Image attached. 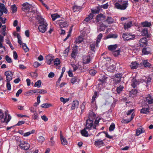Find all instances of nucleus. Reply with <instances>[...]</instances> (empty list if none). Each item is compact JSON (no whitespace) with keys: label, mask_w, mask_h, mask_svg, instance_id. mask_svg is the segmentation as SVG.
I'll return each instance as SVG.
<instances>
[{"label":"nucleus","mask_w":153,"mask_h":153,"mask_svg":"<svg viewBox=\"0 0 153 153\" xmlns=\"http://www.w3.org/2000/svg\"><path fill=\"white\" fill-rule=\"evenodd\" d=\"M36 19L38 21L39 24H40L38 27V30L42 33H45L47 30L48 24L45 19L39 15H37Z\"/></svg>","instance_id":"nucleus-1"},{"label":"nucleus","mask_w":153,"mask_h":153,"mask_svg":"<svg viewBox=\"0 0 153 153\" xmlns=\"http://www.w3.org/2000/svg\"><path fill=\"white\" fill-rule=\"evenodd\" d=\"M114 5L115 8L121 10H125L128 6V1H123L120 2H116Z\"/></svg>","instance_id":"nucleus-2"},{"label":"nucleus","mask_w":153,"mask_h":153,"mask_svg":"<svg viewBox=\"0 0 153 153\" xmlns=\"http://www.w3.org/2000/svg\"><path fill=\"white\" fill-rule=\"evenodd\" d=\"M4 114L2 110L0 109V120L1 122L2 123H6L7 124L11 120V117L9 114H8L7 119V115L6 114L4 118Z\"/></svg>","instance_id":"nucleus-3"},{"label":"nucleus","mask_w":153,"mask_h":153,"mask_svg":"<svg viewBox=\"0 0 153 153\" xmlns=\"http://www.w3.org/2000/svg\"><path fill=\"white\" fill-rule=\"evenodd\" d=\"M93 121L92 120H90L88 119L86 121V124L85 125L86 128L87 129L90 130L93 127L94 129H96V126H93Z\"/></svg>","instance_id":"nucleus-4"},{"label":"nucleus","mask_w":153,"mask_h":153,"mask_svg":"<svg viewBox=\"0 0 153 153\" xmlns=\"http://www.w3.org/2000/svg\"><path fill=\"white\" fill-rule=\"evenodd\" d=\"M91 11L92 13H90L88 15V16L84 20L85 21L87 22L90 21L91 20L93 19L94 16L93 14V13H99V11L96 10H92Z\"/></svg>","instance_id":"nucleus-5"},{"label":"nucleus","mask_w":153,"mask_h":153,"mask_svg":"<svg viewBox=\"0 0 153 153\" xmlns=\"http://www.w3.org/2000/svg\"><path fill=\"white\" fill-rule=\"evenodd\" d=\"M19 147L22 149L25 150H28L30 147V145L28 143L25 142V141H21L19 144Z\"/></svg>","instance_id":"nucleus-6"},{"label":"nucleus","mask_w":153,"mask_h":153,"mask_svg":"<svg viewBox=\"0 0 153 153\" xmlns=\"http://www.w3.org/2000/svg\"><path fill=\"white\" fill-rule=\"evenodd\" d=\"M144 82V80L142 79H140L137 81L136 79L133 78L131 81V85L134 88L140 83H143Z\"/></svg>","instance_id":"nucleus-7"},{"label":"nucleus","mask_w":153,"mask_h":153,"mask_svg":"<svg viewBox=\"0 0 153 153\" xmlns=\"http://www.w3.org/2000/svg\"><path fill=\"white\" fill-rule=\"evenodd\" d=\"M123 37L125 41L132 40L134 38L135 36L134 35H131L130 33H123Z\"/></svg>","instance_id":"nucleus-8"},{"label":"nucleus","mask_w":153,"mask_h":153,"mask_svg":"<svg viewBox=\"0 0 153 153\" xmlns=\"http://www.w3.org/2000/svg\"><path fill=\"white\" fill-rule=\"evenodd\" d=\"M8 10L6 7H5L4 5L1 3H0V16H2L3 13L7 14Z\"/></svg>","instance_id":"nucleus-9"},{"label":"nucleus","mask_w":153,"mask_h":153,"mask_svg":"<svg viewBox=\"0 0 153 153\" xmlns=\"http://www.w3.org/2000/svg\"><path fill=\"white\" fill-rule=\"evenodd\" d=\"M46 62L48 65H51L54 59V56L52 54H49L45 57Z\"/></svg>","instance_id":"nucleus-10"},{"label":"nucleus","mask_w":153,"mask_h":153,"mask_svg":"<svg viewBox=\"0 0 153 153\" xmlns=\"http://www.w3.org/2000/svg\"><path fill=\"white\" fill-rule=\"evenodd\" d=\"M107 78L106 76L101 74L99 76V78L98 79L99 81L100 82V83L103 85L106 83Z\"/></svg>","instance_id":"nucleus-11"},{"label":"nucleus","mask_w":153,"mask_h":153,"mask_svg":"<svg viewBox=\"0 0 153 153\" xmlns=\"http://www.w3.org/2000/svg\"><path fill=\"white\" fill-rule=\"evenodd\" d=\"M4 75L6 76V81L10 82L12 80L13 74L11 71H7L5 72Z\"/></svg>","instance_id":"nucleus-12"},{"label":"nucleus","mask_w":153,"mask_h":153,"mask_svg":"<svg viewBox=\"0 0 153 153\" xmlns=\"http://www.w3.org/2000/svg\"><path fill=\"white\" fill-rule=\"evenodd\" d=\"M94 144L96 146L99 148L105 145L103 140H102L100 139L96 140L95 141Z\"/></svg>","instance_id":"nucleus-13"},{"label":"nucleus","mask_w":153,"mask_h":153,"mask_svg":"<svg viewBox=\"0 0 153 153\" xmlns=\"http://www.w3.org/2000/svg\"><path fill=\"white\" fill-rule=\"evenodd\" d=\"M151 49L149 47L143 48L142 49V54L144 55H147L151 54Z\"/></svg>","instance_id":"nucleus-14"},{"label":"nucleus","mask_w":153,"mask_h":153,"mask_svg":"<svg viewBox=\"0 0 153 153\" xmlns=\"http://www.w3.org/2000/svg\"><path fill=\"white\" fill-rule=\"evenodd\" d=\"M32 6L29 4L27 2L24 3L22 4V10L23 11H25L28 10H30V8L32 9Z\"/></svg>","instance_id":"nucleus-15"},{"label":"nucleus","mask_w":153,"mask_h":153,"mask_svg":"<svg viewBox=\"0 0 153 153\" xmlns=\"http://www.w3.org/2000/svg\"><path fill=\"white\" fill-rule=\"evenodd\" d=\"M106 19L105 16L103 14L100 13L97 16L96 19L98 22L100 21H104Z\"/></svg>","instance_id":"nucleus-16"},{"label":"nucleus","mask_w":153,"mask_h":153,"mask_svg":"<svg viewBox=\"0 0 153 153\" xmlns=\"http://www.w3.org/2000/svg\"><path fill=\"white\" fill-rule=\"evenodd\" d=\"M90 57L89 56L84 55L83 57V63L84 64H87L90 62Z\"/></svg>","instance_id":"nucleus-17"},{"label":"nucleus","mask_w":153,"mask_h":153,"mask_svg":"<svg viewBox=\"0 0 153 153\" xmlns=\"http://www.w3.org/2000/svg\"><path fill=\"white\" fill-rule=\"evenodd\" d=\"M79 102L76 100H75L73 101L72 103V105L71 107V110H74L76 108H77L79 106Z\"/></svg>","instance_id":"nucleus-18"},{"label":"nucleus","mask_w":153,"mask_h":153,"mask_svg":"<svg viewBox=\"0 0 153 153\" xmlns=\"http://www.w3.org/2000/svg\"><path fill=\"white\" fill-rule=\"evenodd\" d=\"M145 101L149 104L153 103V97L150 94H148L146 97Z\"/></svg>","instance_id":"nucleus-19"},{"label":"nucleus","mask_w":153,"mask_h":153,"mask_svg":"<svg viewBox=\"0 0 153 153\" xmlns=\"http://www.w3.org/2000/svg\"><path fill=\"white\" fill-rule=\"evenodd\" d=\"M135 116V114L132 113L131 114V118L129 119H123L121 121V122L123 123H127L130 122L134 118Z\"/></svg>","instance_id":"nucleus-20"},{"label":"nucleus","mask_w":153,"mask_h":153,"mask_svg":"<svg viewBox=\"0 0 153 153\" xmlns=\"http://www.w3.org/2000/svg\"><path fill=\"white\" fill-rule=\"evenodd\" d=\"M147 39L146 37H143L140 40V46L141 47H143L147 43Z\"/></svg>","instance_id":"nucleus-21"},{"label":"nucleus","mask_w":153,"mask_h":153,"mask_svg":"<svg viewBox=\"0 0 153 153\" xmlns=\"http://www.w3.org/2000/svg\"><path fill=\"white\" fill-rule=\"evenodd\" d=\"M141 64H142L145 68H150L151 66V64L148 62L147 59L143 60Z\"/></svg>","instance_id":"nucleus-22"},{"label":"nucleus","mask_w":153,"mask_h":153,"mask_svg":"<svg viewBox=\"0 0 153 153\" xmlns=\"http://www.w3.org/2000/svg\"><path fill=\"white\" fill-rule=\"evenodd\" d=\"M60 137L62 144V145H67L68 143L67 140L61 134V132L60 133Z\"/></svg>","instance_id":"nucleus-23"},{"label":"nucleus","mask_w":153,"mask_h":153,"mask_svg":"<svg viewBox=\"0 0 153 153\" xmlns=\"http://www.w3.org/2000/svg\"><path fill=\"white\" fill-rule=\"evenodd\" d=\"M145 131L144 129L141 128H139L136 130V135L137 136H138L142 133L144 132Z\"/></svg>","instance_id":"nucleus-24"},{"label":"nucleus","mask_w":153,"mask_h":153,"mask_svg":"<svg viewBox=\"0 0 153 153\" xmlns=\"http://www.w3.org/2000/svg\"><path fill=\"white\" fill-rule=\"evenodd\" d=\"M86 129H87L85 128L81 130L80 132L82 136L85 137H88L89 136L88 132L86 130Z\"/></svg>","instance_id":"nucleus-25"},{"label":"nucleus","mask_w":153,"mask_h":153,"mask_svg":"<svg viewBox=\"0 0 153 153\" xmlns=\"http://www.w3.org/2000/svg\"><path fill=\"white\" fill-rule=\"evenodd\" d=\"M96 117V114L93 111L90 112L88 116V119L94 120Z\"/></svg>","instance_id":"nucleus-26"},{"label":"nucleus","mask_w":153,"mask_h":153,"mask_svg":"<svg viewBox=\"0 0 153 153\" xmlns=\"http://www.w3.org/2000/svg\"><path fill=\"white\" fill-rule=\"evenodd\" d=\"M149 107L147 108H143L140 110V113L144 114H147L149 112Z\"/></svg>","instance_id":"nucleus-27"},{"label":"nucleus","mask_w":153,"mask_h":153,"mask_svg":"<svg viewBox=\"0 0 153 153\" xmlns=\"http://www.w3.org/2000/svg\"><path fill=\"white\" fill-rule=\"evenodd\" d=\"M141 25L143 27H150L151 25V22L146 21L141 23Z\"/></svg>","instance_id":"nucleus-28"},{"label":"nucleus","mask_w":153,"mask_h":153,"mask_svg":"<svg viewBox=\"0 0 153 153\" xmlns=\"http://www.w3.org/2000/svg\"><path fill=\"white\" fill-rule=\"evenodd\" d=\"M77 53V50L76 49H73L71 54L72 58L75 59Z\"/></svg>","instance_id":"nucleus-29"},{"label":"nucleus","mask_w":153,"mask_h":153,"mask_svg":"<svg viewBox=\"0 0 153 153\" xmlns=\"http://www.w3.org/2000/svg\"><path fill=\"white\" fill-rule=\"evenodd\" d=\"M138 64L136 62H132L131 63L130 67L132 69H136L138 66Z\"/></svg>","instance_id":"nucleus-30"},{"label":"nucleus","mask_w":153,"mask_h":153,"mask_svg":"<svg viewBox=\"0 0 153 153\" xmlns=\"http://www.w3.org/2000/svg\"><path fill=\"white\" fill-rule=\"evenodd\" d=\"M105 22H106L108 24H111L114 22V19L110 16L107 17L106 19L105 20Z\"/></svg>","instance_id":"nucleus-31"},{"label":"nucleus","mask_w":153,"mask_h":153,"mask_svg":"<svg viewBox=\"0 0 153 153\" xmlns=\"http://www.w3.org/2000/svg\"><path fill=\"white\" fill-rule=\"evenodd\" d=\"M117 47V44L114 45H111L108 46V49L111 51H113L115 50Z\"/></svg>","instance_id":"nucleus-32"},{"label":"nucleus","mask_w":153,"mask_h":153,"mask_svg":"<svg viewBox=\"0 0 153 153\" xmlns=\"http://www.w3.org/2000/svg\"><path fill=\"white\" fill-rule=\"evenodd\" d=\"M105 26L102 24H101L100 26H98L97 28L98 32L104 31L105 30Z\"/></svg>","instance_id":"nucleus-33"},{"label":"nucleus","mask_w":153,"mask_h":153,"mask_svg":"<svg viewBox=\"0 0 153 153\" xmlns=\"http://www.w3.org/2000/svg\"><path fill=\"white\" fill-rule=\"evenodd\" d=\"M59 26L61 28H63L68 26V24L66 21L60 22L59 23Z\"/></svg>","instance_id":"nucleus-34"},{"label":"nucleus","mask_w":153,"mask_h":153,"mask_svg":"<svg viewBox=\"0 0 153 153\" xmlns=\"http://www.w3.org/2000/svg\"><path fill=\"white\" fill-rule=\"evenodd\" d=\"M132 23L131 21H129V22L126 23L124 25L125 29H128L130 27L132 26Z\"/></svg>","instance_id":"nucleus-35"},{"label":"nucleus","mask_w":153,"mask_h":153,"mask_svg":"<svg viewBox=\"0 0 153 153\" xmlns=\"http://www.w3.org/2000/svg\"><path fill=\"white\" fill-rule=\"evenodd\" d=\"M142 34L143 36H147L149 37V35L148 33V30L146 28H145L143 29L142 30Z\"/></svg>","instance_id":"nucleus-36"},{"label":"nucleus","mask_w":153,"mask_h":153,"mask_svg":"<svg viewBox=\"0 0 153 153\" xmlns=\"http://www.w3.org/2000/svg\"><path fill=\"white\" fill-rule=\"evenodd\" d=\"M102 34L100 33L97 36V39L96 43V46H97L98 43L100 42L101 39L102 38Z\"/></svg>","instance_id":"nucleus-37"},{"label":"nucleus","mask_w":153,"mask_h":153,"mask_svg":"<svg viewBox=\"0 0 153 153\" xmlns=\"http://www.w3.org/2000/svg\"><path fill=\"white\" fill-rule=\"evenodd\" d=\"M115 68L114 65H111L109 66L107 68L108 71L111 72H113L115 71Z\"/></svg>","instance_id":"nucleus-38"},{"label":"nucleus","mask_w":153,"mask_h":153,"mask_svg":"<svg viewBox=\"0 0 153 153\" xmlns=\"http://www.w3.org/2000/svg\"><path fill=\"white\" fill-rule=\"evenodd\" d=\"M11 9L12 10V13H13L17 11V7L15 4H13L11 6Z\"/></svg>","instance_id":"nucleus-39"},{"label":"nucleus","mask_w":153,"mask_h":153,"mask_svg":"<svg viewBox=\"0 0 153 153\" xmlns=\"http://www.w3.org/2000/svg\"><path fill=\"white\" fill-rule=\"evenodd\" d=\"M82 8V7L81 6H77L75 5L73 7V9L74 12H76L79 11Z\"/></svg>","instance_id":"nucleus-40"},{"label":"nucleus","mask_w":153,"mask_h":153,"mask_svg":"<svg viewBox=\"0 0 153 153\" xmlns=\"http://www.w3.org/2000/svg\"><path fill=\"white\" fill-rule=\"evenodd\" d=\"M6 30V26L5 25H3L2 26L1 30V34L4 36L6 35L5 31Z\"/></svg>","instance_id":"nucleus-41"},{"label":"nucleus","mask_w":153,"mask_h":153,"mask_svg":"<svg viewBox=\"0 0 153 153\" xmlns=\"http://www.w3.org/2000/svg\"><path fill=\"white\" fill-rule=\"evenodd\" d=\"M83 40V39L82 36H79L76 39L75 43L76 44H79L81 43Z\"/></svg>","instance_id":"nucleus-42"},{"label":"nucleus","mask_w":153,"mask_h":153,"mask_svg":"<svg viewBox=\"0 0 153 153\" xmlns=\"http://www.w3.org/2000/svg\"><path fill=\"white\" fill-rule=\"evenodd\" d=\"M124 88V87L123 86L120 85L117 88L116 91L117 93L119 94L121 92L123 91Z\"/></svg>","instance_id":"nucleus-43"},{"label":"nucleus","mask_w":153,"mask_h":153,"mask_svg":"<svg viewBox=\"0 0 153 153\" xmlns=\"http://www.w3.org/2000/svg\"><path fill=\"white\" fill-rule=\"evenodd\" d=\"M51 17L53 21H54L56 19L60 17V15L57 13L51 15Z\"/></svg>","instance_id":"nucleus-44"},{"label":"nucleus","mask_w":153,"mask_h":153,"mask_svg":"<svg viewBox=\"0 0 153 153\" xmlns=\"http://www.w3.org/2000/svg\"><path fill=\"white\" fill-rule=\"evenodd\" d=\"M117 36L118 35L117 34H111L108 35L107 36V38L108 39L110 38H114V39H116L117 38Z\"/></svg>","instance_id":"nucleus-45"},{"label":"nucleus","mask_w":153,"mask_h":153,"mask_svg":"<svg viewBox=\"0 0 153 153\" xmlns=\"http://www.w3.org/2000/svg\"><path fill=\"white\" fill-rule=\"evenodd\" d=\"M37 140L39 143H42L45 141V138L42 136H40L38 137Z\"/></svg>","instance_id":"nucleus-46"},{"label":"nucleus","mask_w":153,"mask_h":153,"mask_svg":"<svg viewBox=\"0 0 153 153\" xmlns=\"http://www.w3.org/2000/svg\"><path fill=\"white\" fill-rule=\"evenodd\" d=\"M42 82L40 80H39L36 82L34 84V86L37 88H39L41 86Z\"/></svg>","instance_id":"nucleus-47"},{"label":"nucleus","mask_w":153,"mask_h":153,"mask_svg":"<svg viewBox=\"0 0 153 153\" xmlns=\"http://www.w3.org/2000/svg\"><path fill=\"white\" fill-rule=\"evenodd\" d=\"M51 104H49L48 103H43L41 105V107L43 108H45L49 107L51 106Z\"/></svg>","instance_id":"nucleus-48"},{"label":"nucleus","mask_w":153,"mask_h":153,"mask_svg":"<svg viewBox=\"0 0 153 153\" xmlns=\"http://www.w3.org/2000/svg\"><path fill=\"white\" fill-rule=\"evenodd\" d=\"M38 114L37 111L33 113V114L32 115L33 119L35 120L38 119Z\"/></svg>","instance_id":"nucleus-49"},{"label":"nucleus","mask_w":153,"mask_h":153,"mask_svg":"<svg viewBox=\"0 0 153 153\" xmlns=\"http://www.w3.org/2000/svg\"><path fill=\"white\" fill-rule=\"evenodd\" d=\"M97 73V71L94 69H91L89 71V74L92 76H94Z\"/></svg>","instance_id":"nucleus-50"},{"label":"nucleus","mask_w":153,"mask_h":153,"mask_svg":"<svg viewBox=\"0 0 153 153\" xmlns=\"http://www.w3.org/2000/svg\"><path fill=\"white\" fill-rule=\"evenodd\" d=\"M22 45V48L25 52H27L29 51V48H27L25 43H23Z\"/></svg>","instance_id":"nucleus-51"},{"label":"nucleus","mask_w":153,"mask_h":153,"mask_svg":"<svg viewBox=\"0 0 153 153\" xmlns=\"http://www.w3.org/2000/svg\"><path fill=\"white\" fill-rule=\"evenodd\" d=\"M115 127V126L114 123H112L109 127V130L110 131H113Z\"/></svg>","instance_id":"nucleus-52"},{"label":"nucleus","mask_w":153,"mask_h":153,"mask_svg":"<svg viewBox=\"0 0 153 153\" xmlns=\"http://www.w3.org/2000/svg\"><path fill=\"white\" fill-rule=\"evenodd\" d=\"M54 65L57 66L60 63V60L59 58H56L55 60L53 61Z\"/></svg>","instance_id":"nucleus-53"},{"label":"nucleus","mask_w":153,"mask_h":153,"mask_svg":"<svg viewBox=\"0 0 153 153\" xmlns=\"http://www.w3.org/2000/svg\"><path fill=\"white\" fill-rule=\"evenodd\" d=\"M17 34V37L18 39V43L20 45H22L23 43H22V41L21 39V36L19 35L18 33H16Z\"/></svg>","instance_id":"nucleus-54"},{"label":"nucleus","mask_w":153,"mask_h":153,"mask_svg":"<svg viewBox=\"0 0 153 153\" xmlns=\"http://www.w3.org/2000/svg\"><path fill=\"white\" fill-rule=\"evenodd\" d=\"M97 91H95L94 94L92 97L91 102H93L95 100L96 98L97 97Z\"/></svg>","instance_id":"nucleus-55"},{"label":"nucleus","mask_w":153,"mask_h":153,"mask_svg":"<svg viewBox=\"0 0 153 153\" xmlns=\"http://www.w3.org/2000/svg\"><path fill=\"white\" fill-rule=\"evenodd\" d=\"M69 98L65 99L63 97H61L60 98V100L64 104L68 102L69 101Z\"/></svg>","instance_id":"nucleus-56"},{"label":"nucleus","mask_w":153,"mask_h":153,"mask_svg":"<svg viewBox=\"0 0 153 153\" xmlns=\"http://www.w3.org/2000/svg\"><path fill=\"white\" fill-rule=\"evenodd\" d=\"M6 87L7 89L8 90H10L11 88V86L10 84V82H8V81H6Z\"/></svg>","instance_id":"nucleus-57"},{"label":"nucleus","mask_w":153,"mask_h":153,"mask_svg":"<svg viewBox=\"0 0 153 153\" xmlns=\"http://www.w3.org/2000/svg\"><path fill=\"white\" fill-rule=\"evenodd\" d=\"M78 78L77 77H74L71 79V82L73 84L78 82Z\"/></svg>","instance_id":"nucleus-58"},{"label":"nucleus","mask_w":153,"mask_h":153,"mask_svg":"<svg viewBox=\"0 0 153 153\" xmlns=\"http://www.w3.org/2000/svg\"><path fill=\"white\" fill-rule=\"evenodd\" d=\"M137 90L135 89V88H134L132 89L130 91V93L131 94L135 95L136 94H137Z\"/></svg>","instance_id":"nucleus-59"},{"label":"nucleus","mask_w":153,"mask_h":153,"mask_svg":"<svg viewBox=\"0 0 153 153\" xmlns=\"http://www.w3.org/2000/svg\"><path fill=\"white\" fill-rule=\"evenodd\" d=\"M114 83L116 84H117L119 83L121 81V79H118L117 78H114Z\"/></svg>","instance_id":"nucleus-60"},{"label":"nucleus","mask_w":153,"mask_h":153,"mask_svg":"<svg viewBox=\"0 0 153 153\" xmlns=\"http://www.w3.org/2000/svg\"><path fill=\"white\" fill-rule=\"evenodd\" d=\"M5 59L6 61L9 63H10L12 62L11 59L7 55L5 56Z\"/></svg>","instance_id":"nucleus-61"},{"label":"nucleus","mask_w":153,"mask_h":153,"mask_svg":"<svg viewBox=\"0 0 153 153\" xmlns=\"http://www.w3.org/2000/svg\"><path fill=\"white\" fill-rule=\"evenodd\" d=\"M55 141L53 140V137H52L51 139L49 141V143L50 145L53 146V145L55 144Z\"/></svg>","instance_id":"nucleus-62"},{"label":"nucleus","mask_w":153,"mask_h":153,"mask_svg":"<svg viewBox=\"0 0 153 153\" xmlns=\"http://www.w3.org/2000/svg\"><path fill=\"white\" fill-rule=\"evenodd\" d=\"M29 110L31 112L33 113L36 112V109L33 107H31L29 108Z\"/></svg>","instance_id":"nucleus-63"},{"label":"nucleus","mask_w":153,"mask_h":153,"mask_svg":"<svg viewBox=\"0 0 153 153\" xmlns=\"http://www.w3.org/2000/svg\"><path fill=\"white\" fill-rule=\"evenodd\" d=\"M41 64H40L38 62H35L33 63V66L34 68H37Z\"/></svg>","instance_id":"nucleus-64"}]
</instances>
